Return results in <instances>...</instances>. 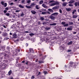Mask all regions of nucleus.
I'll use <instances>...</instances> for the list:
<instances>
[{
  "label": "nucleus",
  "mask_w": 79,
  "mask_h": 79,
  "mask_svg": "<svg viewBox=\"0 0 79 79\" xmlns=\"http://www.w3.org/2000/svg\"><path fill=\"white\" fill-rule=\"evenodd\" d=\"M49 3H52L50 5L51 6H55V5H58L60 4L59 2L55 1L54 0H51L49 2Z\"/></svg>",
  "instance_id": "nucleus-1"
},
{
  "label": "nucleus",
  "mask_w": 79,
  "mask_h": 79,
  "mask_svg": "<svg viewBox=\"0 0 79 79\" xmlns=\"http://www.w3.org/2000/svg\"><path fill=\"white\" fill-rule=\"evenodd\" d=\"M1 68H2V69H5L6 66V64H2L1 65Z\"/></svg>",
  "instance_id": "nucleus-2"
},
{
  "label": "nucleus",
  "mask_w": 79,
  "mask_h": 79,
  "mask_svg": "<svg viewBox=\"0 0 79 79\" xmlns=\"http://www.w3.org/2000/svg\"><path fill=\"white\" fill-rule=\"evenodd\" d=\"M42 15H50V13L48 11L43 12L41 13Z\"/></svg>",
  "instance_id": "nucleus-3"
},
{
  "label": "nucleus",
  "mask_w": 79,
  "mask_h": 79,
  "mask_svg": "<svg viewBox=\"0 0 79 79\" xmlns=\"http://www.w3.org/2000/svg\"><path fill=\"white\" fill-rule=\"evenodd\" d=\"M60 8V6H55L53 7L52 8V9L54 10H56Z\"/></svg>",
  "instance_id": "nucleus-4"
},
{
  "label": "nucleus",
  "mask_w": 79,
  "mask_h": 79,
  "mask_svg": "<svg viewBox=\"0 0 79 79\" xmlns=\"http://www.w3.org/2000/svg\"><path fill=\"white\" fill-rule=\"evenodd\" d=\"M59 49L60 50H64V49H65V47H64V45H63L61 46H60L59 48Z\"/></svg>",
  "instance_id": "nucleus-5"
},
{
  "label": "nucleus",
  "mask_w": 79,
  "mask_h": 79,
  "mask_svg": "<svg viewBox=\"0 0 79 79\" xmlns=\"http://www.w3.org/2000/svg\"><path fill=\"white\" fill-rule=\"evenodd\" d=\"M12 36L13 37V38L14 39H16V38H17V35H16V33H14V34Z\"/></svg>",
  "instance_id": "nucleus-6"
},
{
  "label": "nucleus",
  "mask_w": 79,
  "mask_h": 79,
  "mask_svg": "<svg viewBox=\"0 0 79 79\" xmlns=\"http://www.w3.org/2000/svg\"><path fill=\"white\" fill-rule=\"evenodd\" d=\"M49 18L50 19H52L53 20H54V19H55V17L52 15L50 16Z\"/></svg>",
  "instance_id": "nucleus-7"
},
{
  "label": "nucleus",
  "mask_w": 79,
  "mask_h": 79,
  "mask_svg": "<svg viewBox=\"0 0 79 79\" xmlns=\"http://www.w3.org/2000/svg\"><path fill=\"white\" fill-rule=\"evenodd\" d=\"M16 26L18 27H19V22H17V23H16Z\"/></svg>",
  "instance_id": "nucleus-8"
},
{
  "label": "nucleus",
  "mask_w": 79,
  "mask_h": 79,
  "mask_svg": "<svg viewBox=\"0 0 79 79\" xmlns=\"http://www.w3.org/2000/svg\"><path fill=\"white\" fill-rule=\"evenodd\" d=\"M31 12L32 13L33 15H35V14L36 13V12H35V11L34 10H31Z\"/></svg>",
  "instance_id": "nucleus-9"
},
{
  "label": "nucleus",
  "mask_w": 79,
  "mask_h": 79,
  "mask_svg": "<svg viewBox=\"0 0 79 79\" xmlns=\"http://www.w3.org/2000/svg\"><path fill=\"white\" fill-rule=\"evenodd\" d=\"M74 2V0H71L69 2V3H73Z\"/></svg>",
  "instance_id": "nucleus-10"
},
{
  "label": "nucleus",
  "mask_w": 79,
  "mask_h": 79,
  "mask_svg": "<svg viewBox=\"0 0 79 79\" xmlns=\"http://www.w3.org/2000/svg\"><path fill=\"white\" fill-rule=\"evenodd\" d=\"M19 8H24V6H22L21 5V4H19Z\"/></svg>",
  "instance_id": "nucleus-11"
},
{
  "label": "nucleus",
  "mask_w": 79,
  "mask_h": 79,
  "mask_svg": "<svg viewBox=\"0 0 79 79\" xmlns=\"http://www.w3.org/2000/svg\"><path fill=\"white\" fill-rule=\"evenodd\" d=\"M50 26H56V23H51L50 24Z\"/></svg>",
  "instance_id": "nucleus-12"
},
{
  "label": "nucleus",
  "mask_w": 79,
  "mask_h": 79,
  "mask_svg": "<svg viewBox=\"0 0 79 79\" xmlns=\"http://www.w3.org/2000/svg\"><path fill=\"white\" fill-rule=\"evenodd\" d=\"M58 15V12H55L53 14H52V15Z\"/></svg>",
  "instance_id": "nucleus-13"
},
{
  "label": "nucleus",
  "mask_w": 79,
  "mask_h": 79,
  "mask_svg": "<svg viewBox=\"0 0 79 79\" xmlns=\"http://www.w3.org/2000/svg\"><path fill=\"white\" fill-rule=\"evenodd\" d=\"M66 10L67 11H70L71 10V9L70 8H66Z\"/></svg>",
  "instance_id": "nucleus-14"
},
{
  "label": "nucleus",
  "mask_w": 79,
  "mask_h": 79,
  "mask_svg": "<svg viewBox=\"0 0 79 79\" xmlns=\"http://www.w3.org/2000/svg\"><path fill=\"white\" fill-rule=\"evenodd\" d=\"M73 44V42L72 41H71L69 42L68 44L67 45H71Z\"/></svg>",
  "instance_id": "nucleus-15"
},
{
  "label": "nucleus",
  "mask_w": 79,
  "mask_h": 79,
  "mask_svg": "<svg viewBox=\"0 0 79 79\" xmlns=\"http://www.w3.org/2000/svg\"><path fill=\"white\" fill-rule=\"evenodd\" d=\"M48 10L49 11H50L51 12V13H53V10L51 9H48Z\"/></svg>",
  "instance_id": "nucleus-16"
},
{
  "label": "nucleus",
  "mask_w": 79,
  "mask_h": 79,
  "mask_svg": "<svg viewBox=\"0 0 79 79\" xmlns=\"http://www.w3.org/2000/svg\"><path fill=\"white\" fill-rule=\"evenodd\" d=\"M42 6L44 7V8H47V6H46L45 4H43L42 5Z\"/></svg>",
  "instance_id": "nucleus-17"
},
{
  "label": "nucleus",
  "mask_w": 79,
  "mask_h": 79,
  "mask_svg": "<svg viewBox=\"0 0 79 79\" xmlns=\"http://www.w3.org/2000/svg\"><path fill=\"white\" fill-rule=\"evenodd\" d=\"M2 35L3 36H6L7 35V33H2Z\"/></svg>",
  "instance_id": "nucleus-18"
},
{
  "label": "nucleus",
  "mask_w": 79,
  "mask_h": 79,
  "mask_svg": "<svg viewBox=\"0 0 79 79\" xmlns=\"http://www.w3.org/2000/svg\"><path fill=\"white\" fill-rule=\"evenodd\" d=\"M30 52H31V53H33L34 52V50H33V49L32 48L30 49Z\"/></svg>",
  "instance_id": "nucleus-19"
},
{
  "label": "nucleus",
  "mask_w": 79,
  "mask_h": 79,
  "mask_svg": "<svg viewBox=\"0 0 79 79\" xmlns=\"http://www.w3.org/2000/svg\"><path fill=\"white\" fill-rule=\"evenodd\" d=\"M66 5H67V2H64L63 4V6H66Z\"/></svg>",
  "instance_id": "nucleus-20"
},
{
  "label": "nucleus",
  "mask_w": 79,
  "mask_h": 79,
  "mask_svg": "<svg viewBox=\"0 0 79 79\" xmlns=\"http://www.w3.org/2000/svg\"><path fill=\"white\" fill-rule=\"evenodd\" d=\"M35 5V3H32L31 4V5L30 6L31 7H32V6H34V5Z\"/></svg>",
  "instance_id": "nucleus-21"
},
{
  "label": "nucleus",
  "mask_w": 79,
  "mask_h": 79,
  "mask_svg": "<svg viewBox=\"0 0 79 79\" xmlns=\"http://www.w3.org/2000/svg\"><path fill=\"white\" fill-rule=\"evenodd\" d=\"M68 25H69V24H68V23H66V24H65L64 25V27H67V26H68Z\"/></svg>",
  "instance_id": "nucleus-22"
},
{
  "label": "nucleus",
  "mask_w": 79,
  "mask_h": 79,
  "mask_svg": "<svg viewBox=\"0 0 79 79\" xmlns=\"http://www.w3.org/2000/svg\"><path fill=\"white\" fill-rule=\"evenodd\" d=\"M78 16L73 15V18H76Z\"/></svg>",
  "instance_id": "nucleus-23"
},
{
  "label": "nucleus",
  "mask_w": 79,
  "mask_h": 79,
  "mask_svg": "<svg viewBox=\"0 0 79 79\" xmlns=\"http://www.w3.org/2000/svg\"><path fill=\"white\" fill-rule=\"evenodd\" d=\"M35 8L37 10H39V6L38 5H36L35 6Z\"/></svg>",
  "instance_id": "nucleus-24"
},
{
  "label": "nucleus",
  "mask_w": 79,
  "mask_h": 79,
  "mask_svg": "<svg viewBox=\"0 0 79 79\" xmlns=\"http://www.w3.org/2000/svg\"><path fill=\"white\" fill-rule=\"evenodd\" d=\"M44 2V1L43 0H41L40 2V5H41V4H42Z\"/></svg>",
  "instance_id": "nucleus-25"
},
{
  "label": "nucleus",
  "mask_w": 79,
  "mask_h": 79,
  "mask_svg": "<svg viewBox=\"0 0 79 79\" xmlns=\"http://www.w3.org/2000/svg\"><path fill=\"white\" fill-rule=\"evenodd\" d=\"M11 73H12V71H11V70H10L8 72V74L9 75H10Z\"/></svg>",
  "instance_id": "nucleus-26"
},
{
  "label": "nucleus",
  "mask_w": 79,
  "mask_h": 79,
  "mask_svg": "<svg viewBox=\"0 0 79 79\" xmlns=\"http://www.w3.org/2000/svg\"><path fill=\"white\" fill-rule=\"evenodd\" d=\"M65 24H66V22H62L61 23V24L62 25H63V26Z\"/></svg>",
  "instance_id": "nucleus-27"
},
{
  "label": "nucleus",
  "mask_w": 79,
  "mask_h": 79,
  "mask_svg": "<svg viewBox=\"0 0 79 79\" xmlns=\"http://www.w3.org/2000/svg\"><path fill=\"white\" fill-rule=\"evenodd\" d=\"M29 35H30L31 36H32V35H35V34L33 33H31L29 34Z\"/></svg>",
  "instance_id": "nucleus-28"
},
{
  "label": "nucleus",
  "mask_w": 79,
  "mask_h": 79,
  "mask_svg": "<svg viewBox=\"0 0 79 79\" xmlns=\"http://www.w3.org/2000/svg\"><path fill=\"white\" fill-rule=\"evenodd\" d=\"M67 29L68 31H72V28H68Z\"/></svg>",
  "instance_id": "nucleus-29"
},
{
  "label": "nucleus",
  "mask_w": 79,
  "mask_h": 79,
  "mask_svg": "<svg viewBox=\"0 0 79 79\" xmlns=\"http://www.w3.org/2000/svg\"><path fill=\"white\" fill-rule=\"evenodd\" d=\"M26 7L27 8H31V7L29 6H27V5L26 6Z\"/></svg>",
  "instance_id": "nucleus-30"
},
{
  "label": "nucleus",
  "mask_w": 79,
  "mask_h": 79,
  "mask_svg": "<svg viewBox=\"0 0 79 79\" xmlns=\"http://www.w3.org/2000/svg\"><path fill=\"white\" fill-rule=\"evenodd\" d=\"M75 12H76V9L74 10L73 12H72V13L73 14H74V13H75Z\"/></svg>",
  "instance_id": "nucleus-31"
},
{
  "label": "nucleus",
  "mask_w": 79,
  "mask_h": 79,
  "mask_svg": "<svg viewBox=\"0 0 79 79\" xmlns=\"http://www.w3.org/2000/svg\"><path fill=\"white\" fill-rule=\"evenodd\" d=\"M40 19H41V20H42V21H43V20H44V17H41L40 18Z\"/></svg>",
  "instance_id": "nucleus-32"
},
{
  "label": "nucleus",
  "mask_w": 79,
  "mask_h": 79,
  "mask_svg": "<svg viewBox=\"0 0 79 79\" xmlns=\"http://www.w3.org/2000/svg\"><path fill=\"white\" fill-rule=\"evenodd\" d=\"M4 7H6V6H7V3H4Z\"/></svg>",
  "instance_id": "nucleus-33"
},
{
  "label": "nucleus",
  "mask_w": 79,
  "mask_h": 79,
  "mask_svg": "<svg viewBox=\"0 0 79 79\" xmlns=\"http://www.w3.org/2000/svg\"><path fill=\"white\" fill-rule=\"evenodd\" d=\"M4 2L3 1H2L1 2V3L2 5H3V6L4 5Z\"/></svg>",
  "instance_id": "nucleus-34"
},
{
  "label": "nucleus",
  "mask_w": 79,
  "mask_h": 79,
  "mask_svg": "<svg viewBox=\"0 0 79 79\" xmlns=\"http://www.w3.org/2000/svg\"><path fill=\"white\" fill-rule=\"evenodd\" d=\"M45 29H46V30H49L50 29V27H47Z\"/></svg>",
  "instance_id": "nucleus-35"
},
{
  "label": "nucleus",
  "mask_w": 79,
  "mask_h": 79,
  "mask_svg": "<svg viewBox=\"0 0 79 79\" xmlns=\"http://www.w3.org/2000/svg\"><path fill=\"white\" fill-rule=\"evenodd\" d=\"M69 5V6H73V4H70Z\"/></svg>",
  "instance_id": "nucleus-36"
},
{
  "label": "nucleus",
  "mask_w": 79,
  "mask_h": 79,
  "mask_svg": "<svg viewBox=\"0 0 79 79\" xmlns=\"http://www.w3.org/2000/svg\"><path fill=\"white\" fill-rule=\"evenodd\" d=\"M47 23H48L47 22H44L43 23V24H47Z\"/></svg>",
  "instance_id": "nucleus-37"
},
{
  "label": "nucleus",
  "mask_w": 79,
  "mask_h": 79,
  "mask_svg": "<svg viewBox=\"0 0 79 79\" xmlns=\"http://www.w3.org/2000/svg\"><path fill=\"white\" fill-rule=\"evenodd\" d=\"M27 3H31V0H28L27 1Z\"/></svg>",
  "instance_id": "nucleus-38"
},
{
  "label": "nucleus",
  "mask_w": 79,
  "mask_h": 79,
  "mask_svg": "<svg viewBox=\"0 0 79 79\" xmlns=\"http://www.w3.org/2000/svg\"><path fill=\"white\" fill-rule=\"evenodd\" d=\"M78 4V3L77 2H76L75 3V5L76 6H77V4Z\"/></svg>",
  "instance_id": "nucleus-39"
},
{
  "label": "nucleus",
  "mask_w": 79,
  "mask_h": 79,
  "mask_svg": "<svg viewBox=\"0 0 79 79\" xmlns=\"http://www.w3.org/2000/svg\"><path fill=\"white\" fill-rule=\"evenodd\" d=\"M3 26L4 27V28H6L7 27V25H3Z\"/></svg>",
  "instance_id": "nucleus-40"
},
{
  "label": "nucleus",
  "mask_w": 79,
  "mask_h": 79,
  "mask_svg": "<svg viewBox=\"0 0 79 79\" xmlns=\"http://www.w3.org/2000/svg\"><path fill=\"white\" fill-rule=\"evenodd\" d=\"M5 10L6 11H7V10H9V8H8V7H6L5 8Z\"/></svg>",
  "instance_id": "nucleus-41"
},
{
  "label": "nucleus",
  "mask_w": 79,
  "mask_h": 79,
  "mask_svg": "<svg viewBox=\"0 0 79 79\" xmlns=\"http://www.w3.org/2000/svg\"><path fill=\"white\" fill-rule=\"evenodd\" d=\"M59 12H60V13H61H61H62V10H61V9L59 10Z\"/></svg>",
  "instance_id": "nucleus-42"
},
{
  "label": "nucleus",
  "mask_w": 79,
  "mask_h": 79,
  "mask_svg": "<svg viewBox=\"0 0 79 79\" xmlns=\"http://www.w3.org/2000/svg\"><path fill=\"white\" fill-rule=\"evenodd\" d=\"M6 15L7 16H10V13H8L6 14Z\"/></svg>",
  "instance_id": "nucleus-43"
},
{
  "label": "nucleus",
  "mask_w": 79,
  "mask_h": 79,
  "mask_svg": "<svg viewBox=\"0 0 79 79\" xmlns=\"http://www.w3.org/2000/svg\"><path fill=\"white\" fill-rule=\"evenodd\" d=\"M69 25H71L72 24H73V22H69Z\"/></svg>",
  "instance_id": "nucleus-44"
},
{
  "label": "nucleus",
  "mask_w": 79,
  "mask_h": 79,
  "mask_svg": "<svg viewBox=\"0 0 79 79\" xmlns=\"http://www.w3.org/2000/svg\"><path fill=\"white\" fill-rule=\"evenodd\" d=\"M39 62L40 63H44V62L42 61H39Z\"/></svg>",
  "instance_id": "nucleus-45"
},
{
  "label": "nucleus",
  "mask_w": 79,
  "mask_h": 79,
  "mask_svg": "<svg viewBox=\"0 0 79 79\" xmlns=\"http://www.w3.org/2000/svg\"><path fill=\"white\" fill-rule=\"evenodd\" d=\"M45 56H43V57L41 58L42 60H44L45 59Z\"/></svg>",
  "instance_id": "nucleus-46"
},
{
  "label": "nucleus",
  "mask_w": 79,
  "mask_h": 79,
  "mask_svg": "<svg viewBox=\"0 0 79 79\" xmlns=\"http://www.w3.org/2000/svg\"><path fill=\"white\" fill-rule=\"evenodd\" d=\"M44 74H47V72L46 71H44Z\"/></svg>",
  "instance_id": "nucleus-47"
},
{
  "label": "nucleus",
  "mask_w": 79,
  "mask_h": 79,
  "mask_svg": "<svg viewBox=\"0 0 79 79\" xmlns=\"http://www.w3.org/2000/svg\"><path fill=\"white\" fill-rule=\"evenodd\" d=\"M70 64H73V62H70L69 63Z\"/></svg>",
  "instance_id": "nucleus-48"
},
{
  "label": "nucleus",
  "mask_w": 79,
  "mask_h": 79,
  "mask_svg": "<svg viewBox=\"0 0 79 79\" xmlns=\"http://www.w3.org/2000/svg\"><path fill=\"white\" fill-rule=\"evenodd\" d=\"M25 2V0H23L22 1V2L23 3H24V2Z\"/></svg>",
  "instance_id": "nucleus-49"
},
{
  "label": "nucleus",
  "mask_w": 79,
  "mask_h": 79,
  "mask_svg": "<svg viewBox=\"0 0 79 79\" xmlns=\"http://www.w3.org/2000/svg\"><path fill=\"white\" fill-rule=\"evenodd\" d=\"M7 12V10H4V13H6Z\"/></svg>",
  "instance_id": "nucleus-50"
},
{
  "label": "nucleus",
  "mask_w": 79,
  "mask_h": 79,
  "mask_svg": "<svg viewBox=\"0 0 79 79\" xmlns=\"http://www.w3.org/2000/svg\"><path fill=\"white\" fill-rule=\"evenodd\" d=\"M8 39H9V38H4V40H8Z\"/></svg>",
  "instance_id": "nucleus-51"
},
{
  "label": "nucleus",
  "mask_w": 79,
  "mask_h": 79,
  "mask_svg": "<svg viewBox=\"0 0 79 79\" xmlns=\"http://www.w3.org/2000/svg\"><path fill=\"white\" fill-rule=\"evenodd\" d=\"M21 16H24V14H23V13H22L21 14Z\"/></svg>",
  "instance_id": "nucleus-52"
},
{
  "label": "nucleus",
  "mask_w": 79,
  "mask_h": 79,
  "mask_svg": "<svg viewBox=\"0 0 79 79\" xmlns=\"http://www.w3.org/2000/svg\"><path fill=\"white\" fill-rule=\"evenodd\" d=\"M19 11H20V10H17L15 11V12L16 13H18V12H19Z\"/></svg>",
  "instance_id": "nucleus-53"
},
{
  "label": "nucleus",
  "mask_w": 79,
  "mask_h": 79,
  "mask_svg": "<svg viewBox=\"0 0 79 79\" xmlns=\"http://www.w3.org/2000/svg\"><path fill=\"white\" fill-rule=\"evenodd\" d=\"M71 50H67V52H71Z\"/></svg>",
  "instance_id": "nucleus-54"
},
{
  "label": "nucleus",
  "mask_w": 79,
  "mask_h": 79,
  "mask_svg": "<svg viewBox=\"0 0 79 79\" xmlns=\"http://www.w3.org/2000/svg\"><path fill=\"white\" fill-rule=\"evenodd\" d=\"M14 3L13 2H11L10 3V5H13Z\"/></svg>",
  "instance_id": "nucleus-55"
},
{
  "label": "nucleus",
  "mask_w": 79,
  "mask_h": 79,
  "mask_svg": "<svg viewBox=\"0 0 79 79\" xmlns=\"http://www.w3.org/2000/svg\"><path fill=\"white\" fill-rule=\"evenodd\" d=\"M1 31H3V28L2 27H1Z\"/></svg>",
  "instance_id": "nucleus-56"
},
{
  "label": "nucleus",
  "mask_w": 79,
  "mask_h": 79,
  "mask_svg": "<svg viewBox=\"0 0 79 79\" xmlns=\"http://www.w3.org/2000/svg\"><path fill=\"white\" fill-rule=\"evenodd\" d=\"M25 32H26V33H30V32H29L27 31H25Z\"/></svg>",
  "instance_id": "nucleus-57"
},
{
  "label": "nucleus",
  "mask_w": 79,
  "mask_h": 79,
  "mask_svg": "<svg viewBox=\"0 0 79 79\" xmlns=\"http://www.w3.org/2000/svg\"><path fill=\"white\" fill-rule=\"evenodd\" d=\"M28 63H29V61H27V62L26 63V64H28Z\"/></svg>",
  "instance_id": "nucleus-58"
},
{
  "label": "nucleus",
  "mask_w": 79,
  "mask_h": 79,
  "mask_svg": "<svg viewBox=\"0 0 79 79\" xmlns=\"http://www.w3.org/2000/svg\"><path fill=\"white\" fill-rule=\"evenodd\" d=\"M34 76H32L31 77V79H34Z\"/></svg>",
  "instance_id": "nucleus-59"
},
{
  "label": "nucleus",
  "mask_w": 79,
  "mask_h": 79,
  "mask_svg": "<svg viewBox=\"0 0 79 79\" xmlns=\"http://www.w3.org/2000/svg\"><path fill=\"white\" fill-rule=\"evenodd\" d=\"M76 33H77V32H75V31H74L73 32V34H76Z\"/></svg>",
  "instance_id": "nucleus-60"
},
{
  "label": "nucleus",
  "mask_w": 79,
  "mask_h": 79,
  "mask_svg": "<svg viewBox=\"0 0 79 79\" xmlns=\"http://www.w3.org/2000/svg\"><path fill=\"white\" fill-rule=\"evenodd\" d=\"M26 46H27H27H28V44L27 43L26 44Z\"/></svg>",
  "instance_id": "nucleus-61"
},
{
  "label": "nucleus",
  "mask_w": 79,
  "mask_h": 79,
  "mask_svg": "<svg viewBox=\"0 0 79 79\" xmlns=\"http://www.w3.org/2000/svg\"><path fill=\"white\" fill-rule=\"evenodd\" d=\"M46 40H47V41L49 40V39L46 38Z\"/></svg>",
  "instance_id": "nucleus-62"
},
{
  "label": "nucleus",
  "mask_w": 79,
  "mask_h": 79,
  "mask_svg": "<svg viewBox=\"0 0 79 79\" xmlns=\"http://www.w3.org/2000/svg\"><path fill=\"white\" fill-rule=\"evenodd\" d=\"M35 61H36V62H37L38 61V59H36L35 60Z\"/></svg>",
  "instance_id": "nucleus-63"
},
{
  "label": "nucleus",
  "mask_w": 79,
  "mask_h": 79,
  "mask_svg": "<svg viewBox=\"0 0 79 79\" xmlns=\"http://www.w3.org/2000/svg\"><path fill=\"white\" fill-rule=\"evenodd\" d=\"M40 72H39L38 75H40Z\"/></svg>",
  "instance_id": "nucleus-64"
}]
</instances>
